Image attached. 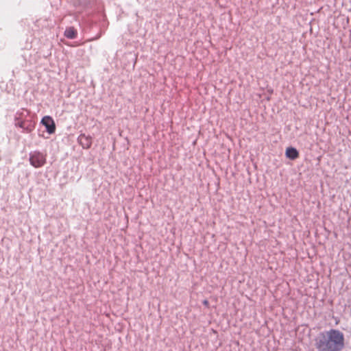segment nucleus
<instances>
[{"label": "nucleus", "instance_id": "1", "mask_svg": "<svg viewBox=\"0 0 351 351\" xmlns=\"http://www.w3.org/2000/svg\"><path fill=\"white\" fill-rule=\"evenodd\" d=\"M317 346L319 351H339L343 346V335L338 330H331L318 337Z\"/></svg>", "mask_w": 351, "mask_h": 351}, {"label": "nucleus", "instance_id": "2", "mask_svg": "<svg viewBox=\"0 0 351 351\" xmlns=\"http://www.w3.org/2000/svg\"><path fill=\"white\" fill-rule=\"evenodd\" d=\"M45 161V155L39 152H34L29 154L30 164L36 168L42 167Z\"/></svg>", "mask_w": 351, "mask_h": 351}, {"label": "nucleus", "instance_id": "3", "mask_svg": "<svg viewBox=\"0 0 351 351\" xmlns=\"http://www.w3.org/2000/svg\"><path fill=\"white\" fill-rule=\"evenodd\" d=\"M41 123L45 125L49 134H53L56 130V125L53 120L49 116L44 117L41 120Z\"/></svg>", "mask_w": 351, "mask_h": 351}, {"label": "nucleus", "instance_id": "4", "mask_svg": "<svg viewBox=\"0 0 351 351\" xmlns=\"http://www.w3.org/2000/svg\"><path fill=\"white\" fill-rule=\"evenodd\" d=\"M78 140L84 148H88L91 145V138L85 135H81Z\"/></svg>", "mask_w": 351, "mask_h": 351}, {"label": "nucleus", "instance_id": "5", "mask_svg": "<svg viewBox=\"0 0 351 351\" xmlns=\"http://www.w3.org/2000/svg\"><path fill=\"white\" fill-rule=\"evenodd\" d=\"M286 156L291 159H295L298 156V151L293 147H288L286 150Z\"/></svg>", "mask_w": 351, "mask_h": 351}, {"label": "nucleus", "instance_id": "6", "mask_svg": "<svg viewBox=\"0 0 351 351\" xmlns=\"http://www.w3.org/2000/svg\"><path fill=\"white\" fill-rule=\"evenodd\" d=\"M76 31L73 28H68L65 31V35L69 38H74L75 37Z\"/></svg>", "mask_w": 351, "mask_h": 351}]
</instances>
